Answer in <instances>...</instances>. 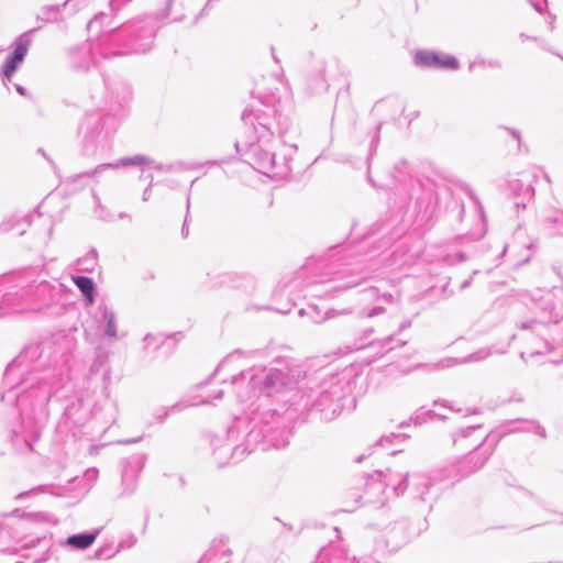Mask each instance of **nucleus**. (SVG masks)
Instances as JSON below:
<instances>
[{"instance_id": "obj_55", "label": "nucleus", "mask_w": 563, "mask_h": 563, "mask_svg": "<svg viewBox=\"0 0 563 563\" xmlns=\"http://www.w3.org/2000/svg\"><path fill=\"white\" fill-rule=\"evenodd\" d=\"M478 273H479V271H473L472 275L460 285V289L464 290V289L468 288L472 285L473 277L475 275H477Z\"/></svg>"}, {"instance_id": "obj_46", "label": "nucleus", "mask_w": 563, "mask_h": 563, "mask_svg": "<svg viewBox=\"0 0 563 563\" xmlns=\"http://www.w3.org/2000/svg\"><path fill=\"white\" fill-rule=\"evenodd\" d=\"M498 129L505 130L514 140L517 141L518 150H521L522 146V139H521V132L518 129L509 128L505 125H499Z\"/></svg>"}, {"instance_id": "obj_9", "label": "nucleus", "mask_w": 563, "mask_h": 563, "mask_svg": "<svg viewBox=\"0 0 563 563\" xmlns=\"http://www.w3.org/2000/svg\"><path fill=\"white\" fill-rule=\"evenodd\" d=\"M383 483L387 494L390 496H402L407 490L413 500L427 504L428 511L432 510L433 504L441 495V488L438 487L433 477L422 473H397L390 468L384 472Z\"/></svg>"}, {"instance_id": "obj_17", "label": "nucleus", "mask_w": 563, "mask_h": 563, "mask_svg": "<svg viewBox=\"0 0 563 563\" xmlns=\"http://www.w3.org/2000/svg\"><path fill=\"white\" fill-rule=\"evenodd\" d=\"M99 58L106 59L100 54V37L87 40L68 48V63L73 70L88 71L97 66Z\"/></svg>"}, {"instance_id": "obj_57", "label": "nucleus", "mask_w": 563, "mask_h": 563, "mask_svg": "<svg viewBox=\"0 0 563 563\" xmlns=\"http://www.w3.org/2000/svg\"><path fill=\"white\" fill-rule=\"evenodd\" d=\"M141 278L144 283H148L155 279V274L152 271H147L142 275Z\"/></svg>"}, {"instance_id": "obj_16", "label": "nucleus", "mask_w": 563, "mask_h": 563, "mask_svg": "<svg viewBox=\"0 0 563 563\" xmlns=\"http://www.w3.org/2000/svg\"><path fill=\"white\" fill-rule=\"evenodd\" d=\"M62 284L47 280L26 282L25 290L29 297L30 311H42L58 302Z\"/></svg>"}, {"instance_id": "obj_56", "label": "nucleus", "mask_w": 563, "mask_h": 563, "mask_svg": "<svg viewBox=\"0 0 563 563\" xmlns=\"http://www.w3.org/2000/svg\"><path fill=\"white\" fill-rule=\"evenodd\" d=\"M13 86H14L15 91H16L20 96L25 97V98H31V95L29 93V91L26 90V88H25V87H23V86H22V85H20V84H14Z\"/></svg>"}, {"instance_id": "obj_19", "label": "nucleus", "mask_w": 563, "mask_h": 563, "mask_svg": "<svg viewBox=\"0 0 563 563\" xmlns=\"http://www.w3.org/2000/svg\"><path fill=\"white\" fill-rule=\"evenodd\" d=\"M413 64L424 69L457 70L460 68V62L454 55L431 49H418L413 56Z\"/></svg>"}, {"instance_id": "obj_47", "label": "nucleus", "mask_w": 563, "mask_h": 563, "mask_svg": "<svg viewBox=\"0 0 563 563\" xmlns=\"http://www.w3.org/2000/svg\"><path fill=\"white\" fill-rule=\"evenodd\" d=\"M132 0H110L109 7L112 16L114 18L121 11V9H123Z\"/></svg>"}, {"instance_id": "obj_32", "label": "nucleus", "mask_w": 563, "mask_h": 563, "mask_svg": "<svg viewBox=\"0 0 563 563\" xmlns=\"http://www.w3.org/2000/svg\"><path fill=\"white\" fill-rule=\"evenodd\" d=\"M76 1L77 0H65L62 4L43 5L36 15V19L44 23L58 22L60 20L62 11L69 4L76 7Z\"/></svg>"}, {"instance_id": "obj_20", "label": "nucleus", "mask_w": 563, "mask_h": 563, "mask_svg": "<svg viewBox=\"0 0 563 563\" xmlns=\"http://www.w3.org/2000/svg\"><path fill=\"white\" fill-rule=\"evenodd\" d=\"M147 456L144 453L132 454L126 457L122 464L121 482L123 485V496L134 493L137 477L143 471Z\"/></svg>"}, {"instance_id": "obj_33", "label": "nucleus", "mask_w": 563, "mask_h": 563, "mask_svg": "<svg viewBox=\"0 0 563 563\" xmlns=\"http://www.w3.org/2000/svg\"><path fill=\"white\" fill-rule=\"evenodd\" d=\"M407 340L398 339L395 334L387 335L383 339L369 342V347H377V356L383 357L407 345Z\"/></svg>"}, {"instance_id": "obj_50", "label": "nucleus", "mask_w": 563, "mask_h": 563, "mask_svg": "<svg viewBox=\"0 0 563 563\" xmlns=\"http://www.w3.org/2000/svg\"><path fill=\"white\" fill-rule=\"evenodd\" d=\"M106 360H107L106 355L98 353L93 363L91 364L90 371L98 372L100 369V367L103 365V363L106 362Z\"/></svg>"}, {"instance_id": "obj_40", "label": "nucleus", "mask_w": 563, "mask_h": 563, "mask_svg": "<svg viewBox=\"0 0 563 563\" xmlns=\"http://www.w3.org/2000/svg\"><path fill=\"white\" fill-rule=\"evenodd\" d=\"M53 487H54V485H52V484L51 485H38V486H35V487L31 488L27 492H23V493L19 494L16 496V498L18 499H23L26 496L37 495V494H41V493L52 494V488Z\"/></svg>"}, {"instance_id": "obj_13", "label": "nucleus", "mask_w": 563, "mask_h": 563, "mask_svg": "<svg viewBox=\"0 0 563 563\" xmlns=\"http://www.w3.org/2000/svg\"><path fill=\"white\" fill-rule=\"evenodd\" d=\"M152 166L156 170L164 172H175L185 168V164L183 162H176L169 165H164L162 163H156L151 157L142 154H137L134 156L122 157L113 163H103L98 165L96 168L76 174L73 176V179H79L81 177H97L103 172L108 169H115L119 167H131V166Z\"/></svg>"}, {"instance_id": "obj_43", "label": "nucleus", "mask_w": 563, "mask_h": 563, "mask_svg": "<svg viewBox=\"0 0 563 563\" xmlns=\"http://www.w3.org/2000/svg\"><path fill=\"white\" fill-rule=\"evenodd\" d=\"M481 428H482V424H473V426H467V427L459 429L456 432H454L452 434L453 443H456L459 437L460 438H467L474 431H476V430H478Z\"/></svg>"}, {"instance_id": "obj_30", "label": "nucleus", "mask_w": 563, "mask_h": 563, "mask_svg": "<svg viewBox=\"0 0 563 563\" xmlns=\"http://www.w3.org/2000/svg\"><path fill=\"white\" fill-rule=\"evenodd\" d=\"M32 213L20 216L18 213L11 214L3 219L0 223V232L8 233L16 230L19 235H23L32 223Z\"/></svg>"}, {"instance_id": "obj_31", "label": "nucleus", "mask_w": 563, "mask_h": 563, "mask_svg": "<svg viewBox=\"0 0 563 563\" xmlns=\"http://www.w3.org/2000/svg\"><path fill=\"white\" fill-rule=\"evenodd\" d=\"M73 282L79 289L85 305L92 306L96 301L97 295L95 280L89 276L76 275L73 276Z\"/></svg>"}, {"instance_id": "obj_26", "label": "nucleus", "mask_w": 563, "mask_h": 563, "mask_svg": "<svg viewBox=\"0 0 563 563\" xmlns=\"http://www.w3.org/2000/svg\"><path fill=\"white\" fill-rule=\"evenodd\" d=\"M540 227L548 236H563V210L550 209L544 211L540 219Z\"/></svg>"}, {"instance_id": "obj_15", "label": "nucleus", "mask_w": 563, "mask_h": 563, "mask_svg": "<svg viewBox=\"0 0 563 563\" xmlns=\"http://www.w3.org/2000/svg\"><path fill=\"white\" fill-rule=\"evenodd\" d=\"M308 319L313 324H322L323 322L341 317L354 316L356 319L375 318L385 312V307L375 303L363 308H344V309H327L322 311L317 305H308Z\"/></svg>"}, {"instance_id": "obj_37", "label": "nucleus", "mask_w": 563, "mask_h": 563, "mask_svg": "<svg viewBox=\"0 0 563 563\" xmlns=\"http://www.w3.org/2000/svg\"><path fill=\"white\" fill-rule=\"evenodd\" d=\"M98 262V252L96 249H91L85 258L80 261V264L82 265L81 269L86 272H93L95 266Z\"/></svg>"}, {"instance_id": "obj_35", "label": "nucleus", "mask_w": 563, "mask_h": 563, "mask_svg": "<svg viewBox=\"0 0 563 563\" xmlns=\"http://www.w3.org/2000/svg\"><path fill=\"white\" fill-rule=\"evenodd\" d=\"M445 419L444 416L437 413L433 410H424L423 408H420L418 411L415 412V415L411 417V420L415 422V424H422L428 421H431L433 419Z\"/></svg>"}, {"instance_id": "obj_25", "label": "nucleus", "mask_w": 563, "mask_h": 563, "mask_svg": "<svg viewBox=\"0 0 563 563\" xmlns=\"http://www.w3.org/2000/svg\"><path fill=\"white\" fill-rule=\"evenodd\" d=\"M383 477L384 471H375L372 474H367L364 485V495L360 496V498H364L365 503L384 504L387 494L385 492Z\"/></svg>"}, {"instance_id": "obj_58", "label": "nucleus", "mask_w": 563, "mask_h": 563, "mask_svg": "<svg viewBox=\"0 0 563 563\" xmlns=\"http://www.w3.org/2000/svg\"><path fill=\"white\" fill-rule=\"evenodd\" d=\"M373 333H374V328H373V327H367V328H365V329H363V330H362V338L367 339V338H369Z\"/></svg>"}, {"instance_id": "obj_6", "label": "nucleus", "mask_w": 563, "mask_h": 563, "mask_svg": "<svg viewBox=\"0 0 563 563\" xmlns=\"http://www.w3.org/2000/svg\"><path fill=\"white\" fill-rule=\"evenodd\" d=\"M301 377V369L296 361L286 356H278L273 360V366L264 367L258 373L252 367L241 371L231 377V385L236 386L247 382V390H236V397L244 402L253 397H272L284 390L294 388Z\"/></svg>"}, {"instance_id": "obj_38", "label": "nucleus", "mask_w": 563, "mask_h": 563, "mask_svg": "<svg viewBox=\"0 0 563 563\" xmlns=\"http://www.w3.org/2000/svg\"><path fill=\"white\" fill-rule=\"evenodd\" d=\"M363 292L366 296V298H368V299H376V300L383 299V300H385L387 302H391L393 299H394V296L391 294H388V292L383 294L382 297H380L379 294H378V289L376 287H368Z\"/></svg>"}, {"instance_id": "obj_44", "label": "nucleus", "mask_w": 563, "mask_h": 563, "mask_svg": "<svg viewBox=\"0 0 563 563\" xmlns=\"http://www.w3.org/2000/svg\"><path fill=\"white\" fill-rule=\"evenodd\" d=\"M176 408H178V405H174L169 408H158L157 410L154 411L153 417L157 423L163 424L167 417L169 416V413Z\"/></svg>"}, {"instance_id": "obj_4", "label": "nucleus", "mask_w": 563, "mask_h": 563, "mask_svg": "<svg viewBox=\"0 0 563 563\" xmlns=\"http://www.w3.org/2000/svg\"><path fill=\"white\" fill-rule=\"evenodd\" d=\"M295 418V410L280 412L260 406L250 415L234 417L227 429V443L218 445V440L211 441L213 453L220 457L230 453L233 463H238L258 446L263 451L285 448L289 443Z\"/></svg>"}, {"instance_id": "obj_48", "label": "nucleus", "mask_w": 563, "mask_h": 563, "mask_svg": "<svg viewBox=\"0 0 563 563\" xmlns=\"http://www.w3.org/2000/svg\"><path fill=\"white\" fill-rule=\"evenodd\" d=\"M136 543V538L135 536H130L129 538L124 539V540H121L118 544V548L115 550V552H120L121 550H126V549H131L132 547H134V544Z\"/></svg>"}, {"instance_id": "obj_54", "label": "nucleus", "mask_w": 563, "mask_h": 563, "mask_svg": "<svg viewBox=\"0 0 563 563\" xmlns=\"http://www.w3.org/2000/svg\"><path fill=\"white\" fill-rule=\"evenodd\" d=\"M220 0H207L205 7L201 9V11L199 12V14L197 15L196 19H199L203 15H206L208 13V11L212 8V4L214 2H219Z\"/></svg>"}, {"instance_id": "obj_21", "label": "nucleus", "mask_w": 563, "mask_h": 563, "mask_svg": "<svg viewBox=\"0 0 563 563\" xmlns=\"http://www.w3.org/2000/svg\"><path fill=\"white\" fill-rule=\"evenodd\" d=\"M363 261L356 263V268H343L338 272L336 277L332 280L331 286L327 289L330 298H335L339 292L356 287L366 279V275L360 268Z\"/></svg>"}, {"instance_id": "obj_2", "label": "nucleus", "mask_w": 563, "mask_h": 563, "mask_svg": "<svg viewBox=\"0 0 563 563\" xmlns=\"http://www.w3.org/2000/svg\"><path fill=\"white\" fill-rule=\"evenodd\" d=\"M383 123L379 122L372 130L366 132L367 143L363 146L358 144L360 152L364 150V162L366 165L367 180L376 188H385L391 194L388 198L389 210L391 212L390 223H376V231H382L384 227L388 229L399 222L408 210L409 203L415 199V222L417 227L429 230L433 227L440 214V201L449 200L446 209L457 210L459 218L464 213V203L455 199L450 187L444 184H438L433 179L417 175L406 159L398 161L390 170L389 180L384 185H378L371 176L373 158L377 152L380 142V130Z\"/></svg>"}, {"instance_id": "obj_39", "label": "nucleus", "mask_w": 563, "mask_h": 563, "mask_svg": "<svg viewBox=\"0 0 563 563\" xmlns=\"http://www.w3.org/2000/svg\"><path fill=\"white\" fill-rule=\"evenodd\" d=\"M260 353V350H252V351H242V350H235L233 353H231L230 355H228L216 368L213 375H217L221 369L222 367L234 356V355H243V356H251V355H255Z\"/></svg>"}, {"instance_id": "obj_11", "label": "nucleus", "mask_w": 563, "mask_h": 563, "mask_svg": "<svg viewBox=\"0 0 563 563\" xmlns=\"http://www.w3.org/2000/svg\"><path fill=\"white\" fill-rule=\"evenodd\" d=\"M48 515L44 512L23 514L22 518L13 525L0 523V545L2 550H10L11 543L21 544L22 549H33L37 545L44 548L41 556L35 558V563H43L49 559V549L52 540L46 536H30L24 532L27 530L30 522L47 521Z\"/></svg>"}, {"instance_id": "obj_52", "label": "nucleus", "mask_w": 563, "mask_h": 563, "mask_svg": "<svg viewBox=\"0 0 563 563\" xmlns=\"http://www.w3.org/2000/svg\"><path fill=\"white\" fill-rule=\"evenodd\" d=\"M148 178H150V184L144 189L143 195H142V200L145 201V202L150 200L151 194H152V187H153V176L150 175Z\"/></svg>"}, {"instance_id": "obj_10", "label": "nucleus", "mask_w": 563, "mask_h": 563, "mask_svg": "<svg viewBox=\"0 0 563 563\" xmlns=\"http://www.w3.org/2000/svg\"><path fill=\"white\" fill-rule=\"evenodd\" d=\"M319 389L308 410L310 413H318L322 421H332L341 413L347 396L352 394L351 382L345 376L335 374L323 379Z\"/></svg>"}, {"instance_id": "obj_63", "label": "nucleus", "mask_w": 563, "mask_h": 563, "mask_svg": "<svg viewBox=\"0 0 563 563\" xmlns=\"http://www.w3.org/2000/svg\"><path fill=\"white\" fill-rule=\"evenodd\" d=\"M142 440V437H139V438H134V439H126V440H123L121 441V443H124V444H131V443H136L139 441Z\"/></svg>"}, {"instance_id": "obj_51", "label": "nucleus", "mask_w": 563, "mask_h": 563, "mask_svg": "<svg viewBox=\"0 0 563 563\" xmlns=\"http://www.w3.org/2000/svg\"><path fill=\"white\" fill-rule=\"evenodd\" d=\"M106 19H108V14L104 12H100L96 14L95 18L88 23V27L91 29L96 24H102Z\"/></svg>"}, {"instance_id": "obj_5", "label": "nucleus", "mask_w": 563, "mask_h": 563, "mask_svg": "<svg viewBox=\"0 0 563 563\" xmlns=\"http://www.w3.org/2000/svg\"><path fill=\"white\" fill-rule=\"evenodd\" d=\"M106 97L98 111H88L84 115L78 134L81 137V150L86 156L96 155L109 147V137L115 131V118L125 113L131 98L130 85L120 79L102 78Z\"/></svg>"}, {"instance_id": "obj_41", "label": "nucleus", "mask_w": 563, "mask_h": 563, "mask_svg": "<svg viewBox=\"0 0 563 563\" xmlns=\"http://www.w3.org/2000/svg\"><path fill=\"white\" fill-rule=\"evenodd\" d=\"M164 338L162 334H152L147 333L144 336V349L148 350L152 345H154V349H157L161 344L164 343Z\"/></svg>"}, {"instance_id": "obj_8", "label": "nucleus", "mask_w": 563, "mask_h": 563, "mask_svg": "<svg viewBox=\"0 0 563 563\" xmlns=\"http://www.w3.org/2000/svg\"><path fill=\"white\" fill-rule=\"evenodd\" d=\"M528 308L536 313L534 318L521 321L518 327L521 330H530L543 340L544 351L532 353L542 354L550 352L552 343L544 339L550 324H558L563 320V287L554 286L551 289H536L530 295Z\"/></svg>"}, {"instance_id": "obj_3", "label": "nucleus", "mask_w": 563, "mask_h": 563, "mask_svg": "<svg viewBox=\"0 0 563 563\" xmlns=\"http://www.w3.org/2000/svg\"><path fill=\"white\" fill-rule=\"evenodd\" d=\"M271 113L262 109L246 108L241 119L247 128L249 136L245 143V154L251 164L263 175L274 179H283L291 172V159L297 152L298 131L289 113L280 106L273 108Z\"/></svg>"}, {"instance_id": "obj_62", "label": "nucleus", "mask_w": 563, "mask_h": 563, "mask_svg": "<svg viewBox=\"0 0 563 563\" xmlns=\"http://www.w3.org/2000/svg\"><path fill=\"white\" fill-rule=\"evenodd\" d=\"M37 152H38L41 155H43V157H44L47 162H49L52 165H54L53 161H52V159H51V157L45 153V151H44L43 148H41V147H40V148L37 150Z\"/></svg>"}, {"instance_id": "obj_42", "label": "nucleus", "mask_w": 563, "mask_h": 563, "mask_svg": "<svg viewBox=\"0 0 563 563\" xmlns=\"http://www.w3.org/2000/svg\"><path fill=\"white\" fill-rule=\"evenodd\" d=\"M406 438L405 434L402 433H390L388 435H382L377 441H376V445H379V446H389L390 444L394 443V441L396 440H404Z\"/></svg>"}, {"instance_id": "obj_61", "label": "nucleus", "mask_w": 563, "mask_h": 563, "mask_svg": "<svg viewBox=\"0 0 563 563\" xmlns=\"http://www.w3.org/2000/svg\"><path fill=\"white\" fill-rule=\"evenodd\" d=\"M487 65H488L489 67H495V68H499V67L501 66L500 62H499V60H497V59H494V60H492V59H490V60H488V62H487Z\"/></svg>"}, {"instance_id": "obj_24", "label": "nucleus", "mask_w": 563, "mask_h": 563, "mask_svg": "<svg viewBox=\"0 0 563 563\" xmlns=\"http://www.w3.org/2000/svg\"><path fill=\"white\" fill-rule=\"evenodd\" d=\"M327 63L323 58L313 60L312 68L305 79V90L308 95H321L328 91L329 84L325 78Z\"/></svg>"}, {"instance_id": "obj_23", "label": "nucleus", "mask_w": 563, "mask_h": 563, "mask_svg": "<svg viewBox=\"0 0 563 563\" xmlns=\"http://www.w3.org/2000/svg\"><path fill=\"white\" fill-rule=\"evenodd\" d=\"M95 322L98 331H100L104 338L111 340L119 338L117 312L103 300L97 307Z\"/></svg>"}, {"instance_id": "obj_18", "label": "nucleus", "mask_w": 563, "mask_h": 563, "mask_svg": "<svg viewBox=\"0 0 563 563\" xmlns=\"http://www.w3.org/2000/svg\"><path fill=\"white\" fill-rule=\"evenodd\" d=\"M489 434L486 435L468 454L461 457L454 465L453 471L455 472L459 479L471 476L472 474L479 471L486 462L489 460L494 452L499 438L495 440L493 448H484V443L489 439Z\"/></svg>"}, {"instance_id": "obj_53", "label": "nucleus", "mask_w": 563, "mask_h": 563, "mask_svg": "<svg viewBox=\"0 0 563 563\" xmlns=\"http://www.w3.org/2000/svg\"><path fill=\"white\" fill-rule=\"evenodd\" d=\"M529 2L537 12H542L544 7L547 5V0H529Z\"/></svg>"}, {"instance_id": "obj_49", "label": "nucleus", "mask_w": 563, "mask_h": 563, "mask_svg": "<svg viewBox=\"0 0 563 563\" xmlns=\"http://www.w3.org/2000/svg\"><path fill=\"white\" fill-rule=\"evenodd\" d=\"M109 551H110V547H100L99 549L96 550L93 556H95V559H103V558L111 559L117 553L115 551L108 553Z\"/></svg>"}, {"instance_id": "obj_34", "label": "nucleus", "mask_w": 563, "mask_h": 563, "mask_svg": "<svg viewBox=\"0 0 563 563\" xmlns=\"http://www.w3.org/2000/svg\"><path fill=\"white\" fill-rule=\"evenodd\" d=\"M490 355V352L488 350H478L474 353H471L466 355L465 357L457 360V358H449L446 360V364L442 363L443 367H449L455 364H466V363H475L486 360Z\"/></svg>"}, {"instance_id": "obj_45", "label": "nucleus", "mask_w": 563, "mask_h": 563, "mask_svg": "<svg viewBox=\"0 0 563 563\" xmlns=\"http://www.w3.org/2000/svg\"><path fill=\"white\" fill-rule=\"evenodd\" d=\"M189 218H190V191L187 195L186 214H185V219H184V223H183L181 232H180L181 236L184 239L188 238V235H189V228H188Z\"/></svg>"}, {"instance_id": "obj_36", "label": "nucleus", "mask_w": 563, "mask_h": 563, "mask_svg": "<svg viewBox=\"0 0 563 563\" xmlns=\"http://www.w3.org/2000/svg\"><path fill=\"white\" fill-rule=\"evenodd\" d=\"M92 198L95 201V210L93 211H95L96 217L98 219H100L101 221H107V222L113 221V216L110 213V211L104 206H102L100 197L97 195L96 191H92Z\"/></svg>"}, {"instance_id": "obj_60", "label": "nucleus", "mask_w": 563, "mask_h": 563, "mask_svg": "<svg viewBox=\"0 0 563 563\" xmlns=\"http://www.w3.org/2000/svg\"><path fill=\"white\" fill-rule=\"evenodd\" d=\"M536 429H537V433L542 437V438H545L547 437V432H545V429L541 426H536Z\"/></svg>"}, {"instance_id": "obj_12", "label": "nucleus", "mask_w": 563, "mask_h": 563, "mask_svg": "<svg viewBox=\"0 0 563 563\" xmlns=\"http://www.w3.org/2000/svg\"><path fill=\"white\" fill-rule=\"evenodd\" d=\"M40 29L41 27L37 26L23 32L10 45L11 51L0 68V77L7 88L27 56L32 44V34L37 32Z\"/></svg>"}, {"instance_id": "obj_27", "label": "nucleus", "mask_w": 563, "mask_h": 563, "mask_svg": "<svg viewBox=\"0 0 563 563\" xmlns=\"http://www.w3.org/2000/svg\"><path fill=\"white\" fill-rule=\"evenodd\" d=\"M100 531V529H93L70 534L65 540L60 541V545L76 551L86 550L93 544Z\"/></svg>"}, {"instance_id": "obj_64", "label": "nucleus", "mask_w": 563, "mask_h": 563, "mask_svg": "<svg viewBox=\"0 0 563 563\" xmlns=\"http://www.w3.org/2000/svg\"><path fill=\"white\" fill-rule=\"evenodd\" d=\"M308 306L306 308H301L298 310V316L299 317H307L308 318Z\"/></svg>"}, {"instance_id": "obj_7", "label": "nucleus", "mask_w": 563, "mask_h": 563, "mask_svg": "<svg viewBox=\"0 0 563 563\" xmlns=\"http://www.w3.org/2000/svg\"><path fill=\"white\" fill-rule=\"evenodd\" d=\"M111 29L100 35V54L113 57L145 54L153 47L156 29L148 18L129 20L118 26L108 23Z\"/></svg>"}, {"instance_id": "obj_22", "label": "nucleus", "mask_w": 563, "mask_h": 563, "mask_svg": "<svg viewBox=\"0 0 563 563\" xmlns=\"http://www.w3.org/2000/svg\"><path fill=\"white\" fill-rule=\"evenodd\" d=\"M419 533L420 530L413 529L408 519L397 520L386 528V545L391 550H397Z\"/></svg>"}, {"instance_id": "obj_29", "label": "nucleus", "mask_w": 563, "mask_h": 563, "mask_svg": "<svg viewBox=\"0 0 563 563\" xmlns=\"http://www.w3.org/2000/svg\"><path fill=\"white\" fill-rule=\"evenodd\" d=\"M87 418V411L84 408V402L79 398L70 399L64 408L63 420L65 423H73L74 426L84 424Z\"/></svg>"}, {"instance_id": "obj_1", "label": "nucleus", "mask_w": 563, "mask_h": 563, "mask_svg": "<svg viewBox=\"0 0 563 563\" xmlns=\"http://www.w3.org/2000/svg\"><path fill=\"white\" fill-rule=\"evenodd\" d=\"M58 357L51 340L27 344L3 373L1 401L20 411L21 428L11 442L20 453L34 452V443L49 417L48 402L58 384Z\"/></svg>"}, {"instance_id": "obj_14", "label": "nucleus", "mask_w": 563, "mask_h": 563, "mask_svg": "<svg viewBox=\"0 0 563 563\" xmlns=\"http://www.w3.org/2000/svg\"><path fill=\"white\" fill-rule=\"evenodd\" d=\"M30 311L25 278L13 276L5 280L3 294L0 297V318L14 312Z\"/></svg>"}, {"instance_id": "obj_28", "label": "nucleus", "mask_w": 563, "mask_h": 563, "mask_svg": "<svg viewBox=\"0 0 563 563\" xmlns=\"http://www.w3.org/2000/svg\"><path fill=\"white\" fill-rule=\"evenodd\" d=\"M509 190L514 196V205L517 208H526L527 203L534 195V188L530 184H526L520 179H512L509 181Z\"/></svg>"}, {"instance_id": "obj_59", "label": "nucleus", "mask_w": 563, "mask_h": 563, "mask_svg": "<svg viewBox=\"0 0 563 563\" xmlns=\"http://www.w3.org/2000/svg\"><path fill=\"white\" fill-rule=\"evenodd\" d=\"M411 325V321L410 320H406V321H402L399 327H398V331H402L407 328H409Z\"/></svg>"}]
</instances>
